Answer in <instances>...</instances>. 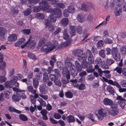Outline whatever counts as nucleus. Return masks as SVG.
I'll use <instances>...</instances> for the list:
<instances>
[{
	"mask_svg": "<svg viewBox=\"0 0 126 126\" xmlns=\"http://www.w3.org/2000/svg\"><path fill=\"white\" fill-rule=\"evenodd\" d=\"M116 47H113L111 49L109 48H106V51L107 52L106 54L107 55H112V51L113 49L114 48H116Z\"/></svg>",
	"mask_w": 126,
	"mask_h": 126,
	"instance_id": "obj_42",
	"label": "nucleus"
},
{
	"mask_svg": "<svg viewBox=\"0 0 126 126\" xmlns=\"http://www.w3.org/2000/svg\"><path fill=\"white\" fill-rule=\"evenodd\" d=\"M104 45L103 41L102 40H100L97 43V47L98 48H101L103 47Z\"/></svg>",
	"mask_w": 126,
	"mask_h": 126,
	"instance_id": "obj_45",
	"label": "nucleus"
},
{
	"mask_svg": "<svg viewBox=\"0 0 126 126\" xmlns=\"http://www.w3.org/2000/svg\"><path fill=\"white\" fill-rule=\"evenodd\" d=\"M114 61L111 59H107L106 61V63L108 66L114 63Z\"/></svg>",
	"mask_w": 126,
	"mask_h": 126,
	"instance_id": "obj_46",
	"label": "nucleus"
},
{
	"mask_svg": "<svg viewBox=\"0 0 126 126\" xmlns=\"http://www.w3.org/2000/svg\"><path fill=\"white\" fill-rule=\"evenodd\" d=\"M104 42L105 43L111 44L112 43L113 41L110 38H107L105 39Z\"/></svg>",
	"mask_w": 126,
	"mask_h": 126,
	"instance_id": "obj_59",
	"label": "nucleus"
},
{
	"mask_svg": "<svg viewBox=\"0 0 126 126\" xmlns=\"http://www.w3.org/2000/svg\"><path fill=\"white\" fill-rule=\"evenodd\" d=\"M32 10L30 9H28L24 12V15L27 16L30 15L31 13Z\"/></svg>",
	"mask_w": 126,
	"mask_h": 126,
	"instance_id": "obj_63",
	"label": "nucleus"
},
{
	"mask_svg": "<svg viewBox=\"0 0 126 126\" xmlns=\"http://www.w3.org/2000/svg\"><path fill=\"white\" fill-rule=\"evenodd\" d=\"M4 94L5 95V98L8 99H9L12 95L10 92L7 90H5L4 91Z\"/></svg>",
	"mask_w": 126,
	"mask_h": 126,
	"instance_id": "obj_35",
	"label": "nucleus"
},
{
	"mask_svg": "<svg viewBox=\"0 0 126 126\" xmlns=\"http://www.w3.org/2000/svg\"><path fill=\"white\" fill-rule=\"evenodd\" d=\"M107 91L110 92L111 94H113L114 92V89L112 87L110 86H108L106 88Z\"/></svg>",
	"mask_w": 126,
	"mask_h": 126,
	"instance_id": "obj_36",
	"label": "nucleus"
},
{
	"mask_svg": "<svg viewBox=\"0 0 126 126\" xmlns=\"http://www.w3.org/2000/svg\"><path fill=\"white\" fill-rule=\"evenodd\" d=\"M45 86L46 85L44 84H42V85H40V86L39 89L40 92L42 94L45 93L44 90L45 89Z\"/></svg>",
	"mask_w": 126,
	"mask_h": 126,
	"instance_id": "obj_44",
	"label": "nucleus"
},
{
	"mask_svg": "<svg viewBox=\"0 0 126 126\" xmlns=\"http://www.w3.org/2000/svg\"><path fill=\"white\" fill-rule=\"evenodd\" d=\"M19 117L23 121H27L28 120L27 117L23 114H21L19 115Z\"/></svg>",
	"mask_w": 126,
	"mask_h": 126,
	"instance_id": "obj_53",
	"label": "nucleus"
},
{
	"mask_svg": "<svg viewBox=\"0 0 126 126\" xmlns=\"http://www.w3.org/2000/svg\"><path fill=\"white\" fill-rule=\"evenodd\" d=\"M76 66V69L78 72L81 71L82 69L80 66V64L77 61H76L75 62Z\"/></svg>",
	"mask_w": 126,
	"mask_h": 126,
	"instance_id": "obj_32",
	"label": "nucleus"
},
{
	"mask_svg": "<svg viewBox=\"0 0 126 126\" xmlns=\"http://www.w3.org/2000/svg\"><path fill=\"white\" fill-rule=\"evenodd\" d=\"M95 78L94 76L91 74L88 75L87 77V80L88 81H90L92 80Z\"/></svg>",
	"mask_w": 126,
	"mask_h": 126,
	"instance_id": "obj_60",
	"label": "nucleus"
},
{
	"mask_svg": "<svg viewBox=\"0 0 126 126\" xmlns=\"http://www.w3.org/2000/svg\"><path fill=\"white\" fill-rule=\"evenodd\" d=\"M65 95L66 97L69 98H72L73 96L72 94L70 91H68L66 92L65 93Z\"/></svg>",
	"mask_w": 126,
	"mask_h": 126,
	"instance_id": "obj_56",
	"label": "nucleus"
},
{
	"mask_svg": "<svg viewBox=\"0 0 126 126\" xmlns=\"http://www.w3.org/2000/svg\"><path fill=\"white\" fill-rule=\"evenodd\" d=\"M27 89L28 91L31 92L32 94H34L36 93V90H33V89L32 86H28Z\"/></svg>",
	"mask_w": 126,
	"mask_h": 126,
	"instance_id": "obj_51",
	"label": "nucleus"
},
{
	"mask_svg": "<svg viewBox=\"0 0 126 126\" xmlns=\"http://www.w3.org/2000/svg\"><path fill=\"white\" fill-rule=\"evenodd\" d=\"M87 3H82L80 7H78L79 10H82L84 11L86 10L87 7Z\"/></svg>",
	"mask_w": 126,
	"mask_h": 126,
	"instance_id": "obj_28",
	"label": "nucleus"
},
{
	"mask_svg": "<svg viewBox=\"0 0 126 126\" xmlns=\"http://www.w3.org/2000/svg\"><path fill=\"white\" fill-rule=\"evenodd\" d=\"M40 7L35 6L33 9L34 12H38L41 9H43L44 11H47L49 12H51L50 11L49 9H48L47 4V2L45 0H43L40 3Z\"/></svg>",
	"mask_w": 126,
	"mask_h": 126,
	"instance_id": "obj_2",
	"label": "nucleus"
},
{
	"mask_svg": "<svg viewBox=\"0 0 126 126\" xmlns=\"http://www.w3.org/2000/svg\"><path fill=\"white\" fill-rule=\"evenodd\" d=\"M9 111L11 112H14L18 114H20L21 113V111H19L16 109L12 106L10 107H9Z\"/></svg>",
	"mask_w": 126,
	"mask_h": 126,
	"instance_id": "obj_26",
	"label": "nucleus"
},
{
	"mask_svg": "<svg viewBox=\"0 0 126 126\" xmlns=\"http://www.w3.org/2000/svg\"><path fill=\"white\" fill-rule=\"evenodd\" d=\"M61 23L63 25L66 26L68 23V20L66 18H63L61 20Z\"/></svg>",
	"mask_w": 126,
	"mask_h": 126,
	"instance_id": "obj_25",
	"label": "nucleus"
},
{
	"mask_svg": "<svg viewBox=\"0 0 126 126\" xmlns=\"http://www.w3.org/2000/svg\"><path fill=\"white\" fill-rule=\"evenodd\" d=\"M107 111L105 109L102 108L98 109L96 112L95 115L98 120H102L104 116H106Z\"/></svg>",
	"mask_w": 126,
	"mask_h": 126,
	"instance_id": "obj_5",
	"label": "nucleus"
},
{
	"mask_svg": "<svg viewBox=\"0 0 126 126\" xmlns=\"http://www.w3.org/2000/svg\"><path fill=\"white\" fill-rule=\"evenodd\" d=\"M117 105L114 104L110 107V109L108 112L109 115L112 116H115L118 115L119 113V110L118 108Z\"/></svg>",
	"mask_w": 126,
	"mask_h": 126,
	"instance_id": "obj_4",
	"label": "nucleus"
},
{
	"mask_svg": "<svg viewBox=\"0 0 126 126\" xmlns=\"http://www.w3.org/2000/svg\"><path fill=\"white\" fill-rule=\"evenodd\" d=\"M50 18V21L48 19H46L45 22V25L46 27L49 28L52 26L51 21H52L53 22H55V20L54 19L53 16V15H50L49 16Z\"/></svg>",
	"mask_w": 126,
	"mask_h": 126,
	"instance_id": "obj_8",
	"label": "nucleus"
},
{
	"mask_svg": "<svg viewBox=\"0 0 126 126\" xmlns=\"http://www.w3.org/2000/svg\"><path fill=\"white\" fill-rule=\"evenodd\" d=\"M111 55L114 59L116 61H119L120 59V55L118 49L116 47L113 49Z\"/></svg>",
	"mask_w": 126,
	"mask_h": 126,
	"instance_id": "obj_6",
	"label": "nucleus"
},
{
	"mask_svg": "<svg viewBox=\"0 0 126 126\" xmlns=\"http://www.w3.org/2000/svg\"><path fill=\"white\" fill-rule=\"evenodd\" d=\"M58 123H59L62 126H65L64 121L61 120H60L58 121L56 120V124Z\"/></svg>",
	"mask_w": 126,
	"mask_h": 126,
	"instance_id": "obj_64",
	"label": "nucleus"
},
{
	"mask_svg": "<svg viewBox=\"0 0 126 126\" xmlns=\"http://www.w3.org/2000/svg\"><path fill=\"white\" fill-rule=\"evenodd\" d=\"M27 42L25 43V39L24 38L20 39L15 44V46L16 47H21L24 48L26 45Z\"/></svg>",
	"mask_w": 126,
	"mask_h": 126,
	"instance_id": "obj_7",
	"label": "nucleus"
},
{
	"mask_svg": "<svg viewBox=\"0 0 126 126\" xmlns=\"http://www.w3.org/2000/svg\"><path fill=\"white\" fill-rule=\"evenodd\" d=\"M7 32V30L5 29L2 27L0 28V36L1 37H3Z\"/></svg>",
	"mask_w": 126,
	"mask_h": 126,
	"instance_id": "obj_29",
	"label": "nucleus"
},
{
	"mask_svg": "<svg viewBox=\"0 0 126 126\" xmlns=\"http://www.w3.org/2000/svg\"><path fill=\"white\" fill-rule=\"evenodd\" d=\"M35 79L37 80L41 79L42 77V74L41 72L38 73L35 76Z\"/></svg>",
	"mask_w": 126,
	"mask_h": 126,
	"instance_id": "obj_52",
	"label": "nucleus"
},
{
	"mask_svg": "<svg viewBox=\"0 0 126 126\" xmlns=\"http://www.w3.org/2000/svg\"><path fill=\"white\" fill-rule=\"evenodd\" d=\"M13 89L14 91L17 92H22L24 93L25 92V90H20L18 88L16 87H14L13 88Z\"/></svg>",
	"mask_w": 126,
	"mask_h": 126,
	"instance_id": "obj_58",
	"label": "nucleus"
},
{
	"mask_svg": "<svg viewBox=\"0 0 126 126\" xmlns=\"http://www.w3.org/2000/svg\"><path fill=\"white\" fill-rule=\"evenodd\" d=\"M103 102L104 105L106 106H111L114 104L112 100L107 98H104Z\"/></svg>",
	"mask_w": 126,
	"mask_h": 126,
	"instance_id": "obj_13",
	"label": "nucleus"
},
{
	"mask_svg": "<svg viewBox=\"0 0 126 126\" xmlns=\"http://www.w3.org/2000/svg\"><path fill=\"white\" fill-rule=\"evenodd\" d=\"M71 42V40H69L68 41L65 42L64 43H62L61 45H59L58 43L56 44V49H57L58 48H62L63 47H66L70 44Z\"/></svg>",
	"mask_w": 126,
	"mask_h": 126,
	"instance_id": "obj_10",
	"label": "nucleus"
},
{
	"mask_svg": "<svg viewBox=\"0 0 126 126\" xmlns=\"http://www.w3.org/2000/svg\"><path fill=\"white\" fill-rule=\"evenodd\" d=\"M103 73L105 74V76L107 78L109 79L110 78L111 75L110 74V71L109 70H104Z\"/></svg>",
	"mask_w": 126,
	"mask_h": 126,
	"instance_id": "obj_41",
	"label": "nucleus"
},
{
	"mask_svg": "<svg viewBox=\"0 0 126 126\" xmlns=\"http://www.w3.org/2000/svg\"><path fill=\"white\" fill-rule=\"evenodd\" d=\"M15 81L13 82V80L12 81V77L11 80L10 81H6L5 83V86L7 88H11L14 85V83Z\"/></svg>",
	"mask_w": 126,
	"mask_h": 126,
	"instance_id": "obj_17",
	"label": "nucleus"
},
{
	"mask_svg": "<svg viewBox=\"0 0 126 126\" xmlns=\"http://www.w3.org/2000/svg\"><path fill=\"white\" fill-rule=\"evenodd\" d=\"M78 20L80 22H83L85 19L83 16L81 14L79 15L77 17Z\"/></svg>",
	"mask_w": 126,
	"mask_h": 126,
	"instance_id": "obj_38",
	"label": "nucleus"
},
{
	"mask_svg": "<svg viewBox=\"0 0 126 126\" xmlns=\"http://www.w3.org/2000/svg\"><path fill=\"white\" fill-rule=\"evenodd\" d=\"M122 12V9L120 7H118L115 10V15L116 16H118L120 15V13Z\"/></svg>",
	"mask_w": 126,
	"mask_h": 126,
	"instance_id": "obj_31",
	"label": "nucleus"
},
{
	"mask_svg": "<svg viewBox=\"0 0 126 126\" xmlns=\"http://www.w3.org/2000/svg\"><path fill=\"white\" fill-rule=\"evenodd\" d=\"M66 120L69 123L73 122L75 121V119L74 117L71 115H69L67 117Z\"/></svg>",
	"mask_w": 126,
	"mask_h": 126,
	"instance_id": "obj_21",
	"label": "nucleus"
},
{
	"mask_svg": "<svg viewBox=\"0 0 126 126\" xmlns=\"http://www.w3.org/2000/svg\"><path fill=\"white\" fill-rule=\"evenodd\" d=\"M38 101L39 102L41 105L43 106H45L46 105V102L44 101L42 99L39 98L38 99Z\"/></svg>",
	"mask_w": 126,
	"mask_h": 126,
	"instance_id": "obj_55",
	"label": "nucleus"
},
{
	"mask_svg": "<svg viewBox=\"0 0 126 126\" xmlns=\"http://www.w3.org/2000/svg\"><path fill=\"white\" fill-rule=\"evenodd\" d=\"M80 61H83L81 64V67L82 68H86L90 64L88 63L86 61V60H80Z\"/></svg>",
	"mask_w": 126,
	"mask_h": 126,
	"instance_id": "obj_24",
	"label": "nucleus"
},
{
	"mask_svg": "<svg viewBox=\"0 0 126 126\" xmlns=\"http://www.w3.org/2000/svg\"><path fill=\"white\" fill-rule=\"evenodd\" d=\"M114 71H116L117 72L120 74L122 73V68L120 67H117L114 69Z\"/></svg>",
	"mask_w": 126,
	"mask_h": 126,
	"instance_id": "obj_57",
	"label": "nucleus"
},
{
	"mask_svg": "<svg viewBox=\"0 0 126 126\" xmlns=\"http://www.w3.org/2000/svg\"><path fill=\"white\" fill-rule=\"evenodd\" d=\"M68 68L64 67L63 69V74L64 76L67 77L68 79H70L69 71Z\"/></svg>",
	"mask_w": 126,
	"mask_h": 126,
	"instance_id": "obj_16",
	"label": "nucleus"
},
{
	"mask_svg": "<svg viewBox=\"0 0 126 126\" xmlns=\"http://www.w3.org/2000/svg\"><path fill=\"white\" fill-rule=\"evenodd\" d=\"M12 97L13 99L16 101H19L21 98L20 95L17 93H16V94H14Z\"/></svg>",
	"mask_w": 126,
	"mask_h": 126,
	"instance_id": "obj_19",
	"label": "nucleus"
},
{
	"mask_svg": "<svg viewBox=\"0 0 126 126\" xmlns=\"http://www.w3.org/2000/svg\"><path fill=\"white\" fill-rule=\"evenodd\" d=\"M95 63L96 64H101L103 62L101 59L99 57H97L95 60Z\"/></svg>",
	"mask_w": 126,
	"mask_h": 126,
	"instance_id": "obj_50",
	"label": "nucleus"
},
{
	"mask_svg": "<svg viewBox=\"0 0 126 126\" xmlns=\"http://www.w3.org/2000/svg\"><path fill=\"white\" fill-rule=\"evenodd\" d=\"M46 42V40L44 38H41L39 42L38 46L40 47H41L42 45L44 44Z\"/></svg>",
	"mask_w": 126,
	"mask_h": 126,
	"instance_id": "obj_49",
	"label": "nucleus"
},
{
	"mask_svg": "<svg viewBox=\"0 0 126 126\" xmlns=\"http://www.w3.org/2000/svg\"><path fill=\"white\" fill-rule=\"evenodd\" d=\"M49 80L48 76L47 73L44 72L43 75V81L45 83H47Z\"/></svg>",
	"mask_w": 126,
	"mask_h": 126,
	"instance_id": "obj_40",
	"label": "nucleus"
},
{
	"mask_svg": "<svg viewBox=\"0 0 126 126\" xmlns=\"http://www.w3.org/2000/svg\"><path fill=\"white\" fill-rule=\"evenodd\" d=\"M70 32L71 36H73L76 34V29L73 26H71L70 27Z\"/></svg>",
	"mask_w": 126,
	"mask_h": 126,
	"instance_id": "obj_22",
	"label": "nucleus"
},
{
	"mask_svg": "<svg viewBox=\"0 0 126 126\" xmlns=\"http://www.w3.org/2000/svg\"><path fill=\"white\" fill-rule=\"evenodd\" d=\"M60 77L59 70L58 69H56V85L60 86L61 85V83L60 81Z\"/></svg>",
	"mask_w": 126,
	"mask_h": 126,
	"instance_id": "obj_9",
	"label": "nucleus"
},
{
	"mask_svg": "<svg viewBox=\"0 0 126 126\" xmlns=\"http://www.w3.org/2000/svg\"><path fill=\"white\" fill-rule=\"evenodd\" d=\"M105 50L104 49H102L99 51V56L103 58H105Z\"/></svg>",
	"mask_w": 126,
	"mask_h": 126,
	"instance_id": "obj_43",
	"label": "nucleus"
},
{
	"mask_svg": "<svg viewBox=\"0 0 126 126\" xmlns=\"http://www.w3.org/2000/svg\"><path fill=\"white\" fill-rule=\"evenodd\" d=\"M82 51L80 49H78L75 50L73 53V54L77 56H78V59L79 61L83 60L82 57H81L82 55L83 54H82Z\"/></svg>",
	"mask_w": 126,
	"mask_h": 126,
	"instance_id": "obj_11",
	"label": "nucleus"
},
{
	"mask_svg": "<svg viewBox=\"0 0 126 126\" xmlns=\"http://www.w3.org/2000/svg\"><path fill=\"white\" fill-rule=\"evenodd\" d=\"M61 14L62 13L60 8H58V9H56V18L60 17L61 16Z\"/></svg>",
	"mask_w": 126,
	"mask_h": 126,
	"instance_id": "obj_33",
	"label": "nucleus"
},
{
	"mask_svg": "<svg viewBox=\"0 0 126 126\" xmlns=\"http://www.w3.org/2000/svg\"><path fill=\"white\" fill-rule=\"evenodd\" d=\"M17 79L18 78L16 76H14L12 77V81L13 80V82L15 81V83H14V84L16 86L19 87V83L16 82Z\"/></svg>",
	"mask_w": 126,
	"mask_h": 126,
	"instance_id": "obj_30",
	"label": "nucleus"
},
{
	"mask_svg": "<svg viewBox=\"0 0 126 126\" xmlns=\"http://www.w3.org/2000/svg\"><path fill=\"white\" fill-rule=\"evenodd\" d=\"M75 9V7L73 5L69 6L67 9V12L69 13H73Z\"/></svg>",
	"mask_w": 126,
	"mask_h": 126,
	"instance_id": "obj_20",
	"label": "nucleus"
},
{
	"mask_svg": "<svg viewBox=\"0 0 126 126\" xmlns=\"http://www.w3.org/2000/svg\"><path fill=\"white\" fill-rule=\"evenodd\" d=\"M55 48V43L54 42H49L43 45L41 48V50L47 53L52 51Z\"/></svg>",
	"mask_w": 126,
	"mask_h": 126,
	"instance_id": "obj_1",
	"label": "nucleus"
},
{
	"mask_svg": "<svg viewBox=\"0 0 126 126\" xmlns=\"http://www.w3.org/2000/svg\"><path fill=\"white\" fill-rule=\"evenodd\" d=\"M68 79L67 77L63 76L62 78V81L63 84H66L69 82L68 79Z\"/></svg>",
	"mask_w": 126,
	"mask_h": 126,
	"instance_id": "obj_47",
	"label": "nucleus"
},
{
	"mask_svg": "<svg viewBox=\"0 0 126 126\" xmlns=\"http://www.w3.org/2000/svg\"><path fill=\"white\" fill-rule=\"evenodd\" d=\"M92 65L90 64L89 66L87 67L86 71L88 73H91L93 72L94 71V69L92 68Z\"/></svg>",
	"mask_w": 126,
	"mask_h": 126,
	"instance_id": "obj_27",
	"label": "nucleus"
},
{
	"mask_svg": "<svg viewBox=\"0 0 126 126\" xmlns=\"http://www.w3.org/2000/svg\"><path fill=\"white\" fill-rule=\"evenodd\" d=\"M17 39V35L15 34L11 35L8 38V40L12 42L16 41Z\"/></svg>",
	"mask_w": 126,
	"mask_h": 126,
	"instance_id": "obj_18",
	"label": "nucleus"
},
{
	"mask_svg": "<svg viewBox=\"0 0 126 126\" xmlns=\"http://www.w3.org/2000/svg\"><path fill=\"white\" fill-rule=\"evenodd\" d=\"M28 57L29 58L31 59L34 61L35 60L37 59L36 56L33 54L28 53Z\"/></svg>",
	"mask_w": 126,
	"mask_h": 126,
	"instance_id": "obj_37",
	"label": "nucleus"
},
{
	"mask_svg": "<svg viewBox=\"0 0 126 126\" xmlns=\"http://www.w3.org/2000/svg\"><path fill=\"white\" fill-rule=\"evenodd\" d=\"M120 52L122 54L124 55H126V46H123L120 47Z\"/></svg>",
	"mask_w": 126,
	"mask_h": 126,
	"instance_id": "obj_23",
	"label": "nucleus"
},
{
	"mask_svg": "<svg viewBox=\"0 0 126 126\" xmlns=\"http://www.w3.org/2000/svg\"><path fill=\"white\" fill-rule=\"evenodd\" d=\"M65 63V66L68 68H69L73 64L72 63L70 62V60L68 58L66 59Z\"/></svg>",
	"mask_w": 126,
	"mask_h": 126,
	"instance_id": "obj_34",
	"label": "nucleus"
},
{
	"mask_svg": "<svg viewBox=\"0 0 126 126\" xmlns=\"http://www.w3.org/2000/svg\"><path fill=\"white\" fill-rule=\"evenodd\" d=\"M69 68L71 74L74 77L77 75L78 72L76 70L75 67L73 64L70 66Z\"/></svg>",
	"mask_w": 126,
	"mask_h": 126,
	"instance_id": "obj_15",
	"label": "nucleus"
},
{
	"mask_svg": "<svg viewBox=\"0 0 126 126\" xmlns=\"http://www.w3.org/2000/svg\"><path fill=\"white\" fill-rule=\"evenodd\" d=\"M44 15L43 14L38 13L36 14L33 16V17L37 18L43 19L44 18Z\"/></svg>",
	"mask_w": 126,
	"mask_h": 126,
	"instance_id": "obj_39",
	"label": "nucleus"
},
{
	"mask_svg": "<svg viewBox=\"0 0 126 126\" xmlns=\"http://www.w3.org/2000/svg\"><path fill=\"white\" fill-rule=\"evenodd\" d=\"M6 65V63L5 62L0 63V69L2 70L4 69Z\"/></svg>",
	"mask_w": 126,
	"mask_h": 126,
	"instance_id": "obj_62",
	"label": "nucleus"
},
{
	"mask_svg": "<svg viewBox=\"0 0 126 126\" xmlns=\"http://www.w3.org/2000/svg\"><path fill=\"white\" fill-rule=\"evenodd\" d=\"M33 85L34 88H36L39 84L38 81L36 79L34 78L33 80Z\"/></svg>",
	"mask_w": 126,
	"mask_h": 126,
	"instance_id": "obj_54",
	"label": "nucleus"
},
{
	"mask_svg": "<svg viewBox=\"0 0 126 126\" xmlns=\"http://www.w3.org/2000/svg\"><path fill=\"white\" fill-rule=\"evenodd\" d=\"M116 99L117 100H120L118 101V103L120 104V106L122 108H124L125 105V99L122 98L121 96L118 95H117Z\"/></svg>",
	"mask_w": 126,
	"mask_h": 126,
	"instance_id": "obj_12",
	"label": "nucleus"
},
{
	"mask_svg": "<svg viewBox=\"0 0 126 126\" xmlns=\"http://www.w3.org/2000/svg\"><path fill=\"white\" fill-rule=\"evenodd\" d=\"M63 38L65 40H67L69 38V35L67 29H64L63 33Z\"/></svg>",
	"mask_w": 126,
	"mask_h": 126,
	"instance_id": "obj_48",
	"label": "nucleus"
},
{
	"mask_svg": "<svg viewBox=\"0 0 126 126\" xmlns=\"http://www.w3.org/2000/svg\"><path fill=\"white\" fill-rule=\"evenodd\" d=\"M87 57L88 58V61L90 63H94V58L90 50H87L86 53H84L81 56V57H82V58L83 59V60H86Z\"/></svg>",
	"mask_w": 126,
	"mask_h": 126,
	"instance_id": "obj_3",
	"label": "nucleus"
},
{
	"mask_svg": "<svg viewBox=\"0 0 126 126\" xmlns=\"http://www.w3.org/2000/svg\"><path fill=\"white\" fill-rule=\"evenodd\" d=\"M23 33L25 34L29 35L31 32L30 29H24L22 31Z\"/></svg>",
	"mask_w": 126,
	"mask_h": 126,
	"instance_id": "obj_61",
	"label": "nucleus"
},
{
	"mask_svg": "<svg viewBox=\"0 0 126 126\" xmlns=\"http://www.w3.org/2000/svg\"><path fill=\"white\" fill-rule=\"evenodd\" d=\"M36 42L34 41H31L30 39L27 42L26 45L29 49L33 48L35 47Z\"/></svg>",
	"mask_w": 126,
	"mask_h": 126,
	"instance_id": "obj_14",
	"label": "nucleus"
}]
</instances>
